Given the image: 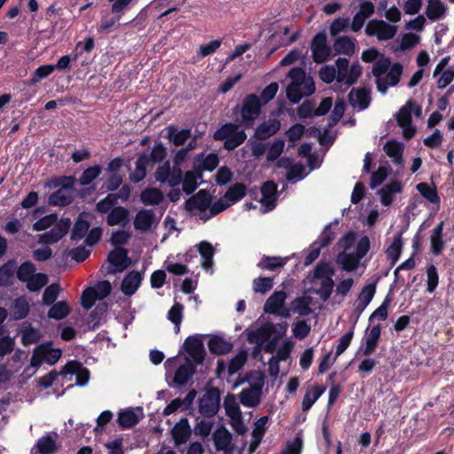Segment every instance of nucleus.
<instances>
[{"mask_svg":"<svg viewBox=\"0 0 454 454\" xmlns=\"http://www.w3.org/2000/svg\"><path fill=\"white\" fill-rule=\"evenodd\" d=\"M213 138L216 141H224L223 147L232 151L246 141L247 134L244 130H239L236 123L227 122L214 132Z\"/></svg>","mask_w":454,"mask_h":454,"instance_id":"f257e3e1","label":"nucleus"},{"mask_svg":"<svg viewBox=\"0 0 454 454\" xmlns=\"http://www.w3.org/2000/svg\"><path fill=\"white\" fill-rule=\"evenodd\" d=\"M61 356L62 350L53 348L52 341L43 342L34 349L30 359V366L39 368L43 362L53 365L60 359Z\"/></svg>","mask_w":454,"mask_h":454,"instance_id":"f03ea898","label":"nucleus"},{"mask_svg":"<svg viewBox=\"0 0 454 454\" xmlns=\"http://www.w3.org/2000/svg\"><path fill=\"white\" fill-rule=\"evenodd\" d=\"M262 111V102L255 94H248L243 100L240 110L241 124L249 129L253 126L254 121L260 115Z\"/></svg>","mask_w":454,"mask_h":454,"instance_id":"7ed1b4c3","label":"nucleus"},{"mask_svg":"<svg viewBox=\"0 0 454 454\" xmlns=\"http://www.w3.org/2000/svg\"><path fill=\"white\" fill-rule=\"evenodd\" d=\"M203 335L193 334L188 336L184 342V349L191 357L192 364L195 366L204 363L207 352L203 343Z\"/></svg>","mask_w":454,"mask_h":454,"instance_id":"20e7f679","label":"nucleus"},{"mask_svg":"<svg viewBox=\"0 0 454 454\" xmlns=\"http://www.w3.org/2000/svg\"><path fill=\"white\" fill-rule=\"evenodd\" d=\"M220 390L217 387H210L199 400V411L206 418H212L220 408Z\"/></svg>","mask_w":454,"mask_h":454,"instance_id":"39448f33","label":"nucleus"},{"mask_svg":"<svg viewBox=\"0 0 454 454\" xmlns=\"http://www.w3.org/2000/svg\"><path fill=\"white\" fill-rule=\"evenodd\" d=\"M264 385V374L257 373V380L248 388H244L239 394L240 403L248 408L257 406L261 401L262 390Z\"/></svg>","mask_w":454,"mask_h":454,"instance_id":"423d86ee","label":"nucleus"},{"mask_svg":"<svg viewBox=\"0 0 454 454\" xmlns=\"http://www.w3.org/2000/svg\"><path fill=\"white\" fill-rule=\"evenodd\" d=\"M71 220L68 217H62L52 225V228L39 235V243L43 245H52L59 242L66 236L71 227Z\"/></svg>","mask_w":454,"mask_h":454,"instance_id":"0eeeda50","label":"nucleus"},{"mask_svg":"<svg viewBox=\"0 0 454 454\" xmlns=\"http://www.w3.org/2000/svg\"><path fill=\"white\" fill-rule=\"evenodd\" d=\"M396 31L395 26L390 25L382 20H370L365 28L367 35H376L380 41L392 39L395 35Z\"/></svg>","mask_w":454,"mask_h":454,"instance_id":"6e6552de","label":"nucleus"},{"mask_svg":"<svg viewBox=\"0 0 454 454\" xmlns=\"http://www.w3.org/2000/svg\"><path fill=\"white\" fill-rule=\"evenodd\" d=\"M310 49L315 63H324L328 59L331 49L327 45V36L325 31L318 32L314 35L310 43Z\"/></svg>","mask_w":454,"mask_h":454,"instance_id":"1a4fd4ad","label":"nucleus"},{"mask_svg":"<svg viewBox=\"0 0 454 454\" xmlns=\"http://www.w3.org/2000/svg\"><path fill=\"white\" fill-rule=\"evenodd\" d=\"M107 262L111 264L107 270L109 274L123 271L131 262L129 257V251L122 247H118L112 250L107 255Z\"/></svg>","mask_w":454,"mask_h":454,"instance_id":"9d476101","label":"nucleus"},{"mask_svg":"<svg viewBox=\"0 0 454 454\" xmlns=\"http://www.w3.org/2000/svg\"><path fill=\"white\" fill-rule=\"evenodd\" d=\"M286 294L284 291H275L265 301L264 311L268 314H274L287 318L290 311L285 308Z\"/></svg>","mask_w":454,"mask_h":454,"instance_id":"9b49d317","label":"nucleus"},{"mask_svg":"<svg viewBox=\"0 0 454 454\" xmlns=\"http://www.w3.org/2000/svg\"><path fill=\"white\" fill-rule=\"evenodd\" d=\"M211 203V194L207 190L201 189L184 202V208L190 213H192L194 210L203 213L209 208Z\"/></svg>","mask_w":454,"mask_h":454,"instance_id":"f8f14e48","label":"nucleus"},{"mask_svg":"<svg viewBox=\"0 0 454 454\" xmlns=\"http://www.w3.org/2000/svg\"><path fill=\"white\" fill-rule=\"evenodd\" d=\"M60 374L66 376L67 374L76 376V385L80 387L85 386L90 380V371L77 360L68 361L61 369Z\"/></svg>","mask_w":454,"mask_h":454,"instance_id":"ddd939ff","label":"nucleus"},{"mask_svg":"<svg viewBox=\"0 0 454 454\" xmlns=\"http://www.w3.org/2000/svg\"><path fill=\"white\" fill-rule=\"evenodd\" d=\"M192 430L187 418H182L171 429V435L175 446H181L191 438Z\"/></svg>","mask_w":454,"mask_h":454,"instance_id":"4468645a","label":"nucleus"},{"mask_svg":"<svg viewBox=\"0 0 454 454\" xmlns=\"http://www.w3.org/2000/svg\"><path fill=\"white\" fill-rule=\"evenodd\" d=\"M376 293V284L372 283L364 286L358 294V301L355 305L354 314L356 315V323L368 304L372 301Z\"/></svg>","mask_w":454,"mask_h":454,"instance_id":"2eb2a0df","label":"nucleus"},{"mask_svg":"<svg viewBox=\"0 0 454 454\" xmlns=\"http://www.w3.org/2000/svg\"><path fill=\"white\" fill-rule=\"evenodd\" d=\"M262 198L260 203L270 211L275 208L278 199V185L274 181H266L261 187Z\"/></svg>","mask_w":454,"mask_h":454,"instance_id":"dca6fc26","label":"nucleus"},{"mask_svg":"<svg viewBox=\"0 0 454 454\" xmlns=\"http://www.w3.org/2000/svg\"><path fill=\"white\" fill-rule=\"evenodd\" d=\"M370 89L368 88H353L348 95V103L360 110L366 109L371 103Z\"/></svg>","mask_w":454,"mask_h":454,"instance_id":"f3484780","label":"nucleus"},{"mask_svg":"<svg viewBox=\"0 0 454 454\" xmlns=\"http://www.w3.org/2000/svg\"><path fill=\"white\" fill-rule=\"evenodd\" d=\"M281 127L280 121L278 119H270L262 122L254 130V137L257 140H266L275 135Z\"/></svg>","mask_w":454,"mask_h":454,"instance_id":"a211bd4d","label":"nucleus"},{"mask_svg":"<svg viewBox=\"0 0 454 454\" xmlns=\"http://www.w3.org/2000/svg\"><path fill=\"white\" fill-rule=\"evenodd\" d=\"M196 367L190 359H186L184 364H181L176 371L173 383L176 386H185L196 373Z\"/></svg>","mask_w":454,"mask_h":454,"instance_id":"6ab92c4d","label":"nucleus"},{"mask_svg":"<svg viewBox=\"0 0 454 454\" xmlns=\"http://www.w3.org/2000/svg\"><path fill=\"white\" fill-rule=\"evenodd\" d=\"M366 331H369L366 337H365V347L364 348H360L362 351V355L364 356H369L372 355L378 345L380 339L381 334V326L380 325H375L371 329H368Z\"/></svg>","mask_w":454,"mask_h":454,"instance_id":"aec40b11","label":"nucleus"},{"mask_svg":"<svg viewBox=\"0 0 454 454\" xmlns=\"http://www.w3.org/2000/svg\"><path fill=\"white\" fill-rule=\"evenodd\" d=\"M402 191V183L399 180H391L378 192L380 196V203L385 207L390 206L394 200L393 195L400 193Z\"/></svg>","mask_w":454,"mask_h":454,"instance_id":"412c9836","label":"nucleus"},{"mask_svg":"<svg viewBox=\"0 0 454 454\" xmlns=\"http://www.w3.org/2000/svg\"><path fill=\"white\" fill-rule=\"evenodd\" d=\"M207 347L211 354L223 356L232 350L233 345L222 336L212 335L207 342Z\"/></svg>","mask_w":454,"mask_h":454,"instance_id":"4be33fe9","label":"nucleus"},{"mask_svg":"<svg viewBox=\"0 0 454 454\" xmlns=\"http://www.w3.org/2000/svg\"><path fill=\"white\" fill-rule=\"evenodd\" d=\"M129 221V211L122 206L114 207L106 216V223L109 226L126 227Z\"/></svg>","mask_w":454,"mask_h":454,"instance_id":"5701e85b","label":"nucleus"},{"mask_svg":"<svg viewBox=\"0 0 454 454\" xmlns=\"http://www.w3.org/2000/svg\"><path fill=\"white\" fill-rule=\"evenodd\" d=\"M213 442L217 451L234 446L232 434L224 426L218 427L213 433Z\"/></svg>","mask_w":454,"mask_h":454,"instance_id":"b1692460","label":"nucleus"},{"mask_svg":"<svg viewBox=\"0 0 454 454\" xmlns=\"http://www.w3.org/2000/svg\"><path fill=\"white\" fill-rule=\"evenodd\" d=\"M143 280L142 274L137 270H131L122 280L121 291L125 295L130 296L134 294L140 286Z\"/></svg>","mask_w":454,"mask_h":454,"instance_id":"393cba45","label":"nucleus"},{"mask_svg":"<svg viewBox=\"0 0 454 454\" xmlns=\"http://www.w3.org/2000/svg\"><path fill=\"white\" fill-rule=\"evenodd\" d=\"M443 226L444 222L442 221L433 229L430 236V250L435 256L440 255L444 249Z\"/></svg>","mask_w":454,"mask_h":454,"instance_id":"a878e982","label":"nucleus"},{"mask_svg":"<svg viewBox=\"0 0 454 454\" xmlns=\"http://www.w3.org/2000/svg\"><path fill=\"white\" fill-rule=\"evenodd\" d=\"M154 212L152 209L139 210L134 218V227L142 232L149 231L154 221Z\"/></svg>","mask_w":454,"mask_h":454,"instance_id":"bb28decb","label":"nucleus"},{"mask_svg":"<svg viewBox=\"0 0 454 454\" xmlns=\"http://www.w3.org/2000/svg\"><path fill=\"white\" fill-rule=\"evenodd\" d=\"M57 436L58 434L53 432L40 437L35 446L36 452L38 454H53L56 452L58 450Z\"/></svg>","mask_w":454,"mask_h":454,"instance_id":"cd10ccee","label":"nucleus"},{"mask_svg":"<svg viewBox=\"0 0 454 454\" xmlns=\"http://www.w3.org/2000/svg\"><path fill=\"white\" fill-rule=\"evenodd\" d=\"M139 422L137 414L131 409H123L118 412L116 423L122 429H130Z\"/></svg>","mask_w":454,"mask_h":454,"instance_id":"c85d7f7f","label":"nucleus"},{"mask_svg":"<svg viewBox=\"0 0 454 454\" xmlns=\"http://www.w3.org/2000/svg\"><path fill=\"white\" fill-rule=\"evenodd\" d=\"M30 310L29 303L24 296L16 298L11 306V317L21 320L27 317Z\"/></svg>","mask_w":454,"mask_h":454,"instance_id":"c756f323","label":"nucleus"},{"mask_svg":"<svg viewBox=\"0 0 454 454\" xmlns=\"http://www.w3.org/2000/svg\"><path fill=\"white\" fill-rule=\"evenodd\" d=\"M325 391V387L323 385H316L308 388L301 403L302 411H309Z\"/></svg>","mask_w":454,"mask_h":454,"instance_id":"7c9ffc66","label":"nucleus"},{"mask_svg":"<svg viewBox=\"0 0 454 454\" xmlns=\"http://www.w3.org/2000/svg\"><path fill=\"white\" fill-rule=\"evenodd\" d=\"M163 199V192L159 188L148 187L143 190L140 194V200L145 206L159 205Z\"/></svg>","mask_w":454,"mask_h":454,"instance_id":"2f4dec72","label":"nucleus"},{"mask_svg":"<svg viewBox=\"0 0 454 454\" xmlns=\"http://www.w3.org/2000/svg\"><path fill=\"white\" fill-rule=\"evenodd\" d=\"M387 155L393 159L395 165L403 163V145L395 140L387 141L384 145Z\"/></svg>","mask_w":454,"mask_h":454,"instance_id":"473e14b6","label":"nucleus"},{"mask_svg":"<svg viewBox=\"0 0 454 454\" xmlns=\"http://www.w3.org/2000/svg\"><path fill=\"white\" fill-rule=\"evenodd\" d=\"M275 333L276 326L273 324H265L255 332H250L247 340L250 343L258 342L259 340L264 341L269 340Z\"/></svg>","mask_w":454,"mask_h":454,"instance_id":"72a5a7b5","label":"nucleus"},{"mask_svg":"<svg viewBox=\"0 0 454 454\" xmlns=\"http://www.w3.org/2000/svg\"><path fill=\"white\" fill-rule=\"evenodd\" d=\"M84 215L85 213H81L76 219L71 232L72 240H80L88 233L90 223L87 219L83 218Z\"/></svg>","mask_w":454,"mask_h":454,"instance_id":"f704fd0d","label":"nucleus"},{"mask_svg":"<svg viewBox=\"0 0 454 454\" xmlns=\"http://www.w3.org/2000/svg\"><path fill=\"white\" fill-rule=\"evenodd\" d=\"M416 189L423 198L439 207L441 199L435 185L430 186L427 183L421 182L417 184Z\"/></svg>","mask_w":454,"mask_h":454,"instance_id":"c9c22d12","label":"nucleus"},{"mask_svg":"<svg viewBox=\"0 0 454 454\" xmlns=\"http://www.w3.org/2000/svg\"><path fill=\"white\" fill-rule=\"evenodd\" d=\"M403 245L402 233L399 232L394 236L391 245L386 250L387 259L391 261L392 265H395L399 260Z\"/></svg>","mask_w":454,"mask_h":454,"instance_id":"e433bc0d","label":"nucleus"},{"mask_svg":"<svg viewBox=\"0 0 454 454\" xmlns=\"http://www.w3.org/2000/svg\"><path fill=\"white\" fill-rule=\"evenodd\" d=\"M247 194V186L243 183H235L228 188L223 198L231 204L242 200Z\"/></svg>","mask_w":454,"mask_h":454,"instance_id":"4c0bfd02","label":"nucleus"},{"mask_svg":"<svg viewBox=\"0 0 454 454\" xmlns=\"http://www.w3.org/2000/svg\"><path fill=\"white\" fill-rule=\"evenodd\" d=\"M360 258L355 254H348L345 252L340 253L337 256V262L341 266L345 271L355 270L359 264Z\"/></svg>","mask_w":454,"mask_h":454,"instance_id":"58836bf2","label":"nucleus"},{"mask_svg":"<svg viewBox=\"0 0 454 454\" xmlns=\"http://www.w3.org/2000/svg\"><path fill=\"white\" fill-rule=\"evenodd\" d=\"M191 137V130L183 129L178 130L175 126L168 128V138L176 146H181Z\"/></svg>","mask_w":454,"mask_h":454,"instance_id":"ea45409f","label":"nucleus"},{"mask_svg":"<svg viewBox=\"0 0 454 454\" xmlns=\"http://www.w3.org/2000/svg\"><path fill=\"white\" fill-rule=\"evenodd\" d=\"M74 200L72 194L59 189L52 192L48 199V203L51 206L66 207L70 205Z\"/></svg>","mask_w":454,"mask_h":454,"instance_id":"a19ab883","label":"nucleus"},{"mask_svg":"<svg viewBox=\"0 0 454 454\" xmlns=\"http://www.w3.org/2000/svg\"><path fill=\"white\" fill-rule=\"evenodd\" d=\"M51 305L48 311V317L55 320H61L67 317L71 311L70 306L65 301L54 302Z\"/></svg>","mask_w":454,"mask_h":454,"instance_id":"79ce46f5","label":"nucleus"},{"mask_svg":"<svg viewBox=\"0 0 454 454\" xmlns=\"http://www.w3.org/2000/svg\"><path fill=\"white\" fill-rule=\"evenodd\" d=\"M333 46L337 53H341L348 56L353 55L356 49L354 41L347 35L337 38Z\"/></svg>","mask_w":454,"mask_h":454,"instance_id":"37998d69","label":"nucleus"},{"mask_svg":"<svg viewBox=\"0 0 454 454\" xmlns=\"http://www.w3.org/2000/svg\"><path fill=\"white\" fill-rule=\"evenodd\" d=\"M446 7L441 0H428L426 15L431 20H436L442 17Z\"/></svg>","mask_w":454,"mask_h":454,"instance_id":"c03bdc74","label":"nucleus"},{"mask_svg":"<svg viewBox=\"0 0 454 454\" xmlns=\"http://www.w3.org/2000/svg\"><path fill=\"white\" fill-rule=\"evenodd\" d=\"M414 106V101L410 99L402 106L395 115L397 124L399 126H411L412 122L411 110Z\"/></svg>","mask_w":454,"mask_h":454,"instance_id":"a18cd8bd","label":"nucleus"},{"mask_svg":"<svg viewBox=\"0 0 454 454\" xmlns=\"http://www.w3.org/2000/svg\"><path fill=\"white\" fill-rule=\"evenodd\" d=\"M148 160L145 156L139 155L136 161V168L129 175V179L133 183H139L146 176V167L149 166Z\"/></svg>","mask_w":454,"mask_h":454,"instance_id":"49530a36","label":"nucleus"},{"mask_svg":"<svg viewBox=\"0 0 454 454\" xmlns=\"http://www.w3.org/2000/svg\"><path fill=\"white\" fill-rule=\"evenodd\" d=\"M312 298L310 296H301L295 298L292 303V309L300 316L305 317L311 313L310 303Z\"/></svg>","mask_w":454,"mask_h":454,"instance_id":"de8ad7c7","label":"nucleus"},{"mask_svg":"<svg viewBox=\"0 0 454 454\" xmlns=\"http://www.w3.org/2000/svg\"><path fill=\"white\" fill-rule=\"evenodd\" d=\"M286 264L281 257L264 255L258 262L257 266L262 270H275L278 268H283Z\"/></svg>","mask_w":454,"mask_h":454,"instance_id":"09e8293b","label":"nucleus"},{"mask_svg":"<svg viewBox=\"0 0 454 454\" xmlns=\"http://www.w3.org/2000/svg\"><path fill=\"white\" fill-rule=\"evenodd\" d=\"M49 281V278L44 273H35L31 278H29L27 283V288L30 292H36L41 290L43 286L47 285Z\"/></svg>","mask_w":454,"mask_h":454,"instance_id":"8fccbe9b","label":"nucleus"},{"mask_svg":"<svg viewBox=\"0 0 454 454\" xmlns=\"http://www.w3.org/2000/svg\"><path fill=\"white\" fill-rule=\"evenodd\" d=\"M118 203V195L114 193H109L107 196L101 200H99L96 205V209L98 212L102 214H109V212L115 207V205Z\"/></svg>","mask_w":454,"mask_h":454,"instance_id":"3c124183","label":"nucleus"},{"mask_svg":"<svg viewBox=\"0 0 454 454\" xmlns=\"http://www.w3.org/2000/svg\"><path fill=\"white\" fill-rule=\"evenodd\" d=\"M247 361V354L246 351H240L234 357H232L228 364L229 375H233L243 368Z\"/></svg>","mask_w":454,"mask_h":454,"instance_id":"603ef678","label":"nucleus"},{"mask_svg":"<svg viewBox=\"0 0 454 454\" xmlns=\"http://www.w3.org/2000/svg\"><path fill=\"white\" fill-rule=\"evenodd\" d=\"M148 160V163H158L162 161L167 156L166 148L161 143L155 144L150 153H143Z\"/></svg>","mask_w":454,"mask_h":454,"instance_id":"864d4df0","label":"nucleus"},{"mask_svg":"<svg viewBox=\"0 0 454 454\" xmlns=\"http://www.w3.org/2000/svg\"><path fill=\"white\" fill-rule=\"evenodd\" d=\"M102 172V168L99 165H95L86 168L79 178L81 185H89L92 181L99 176Z\"/></svg>","mask_w":454,"mask_h":454,"instance_id":"5fc2aeb1","label":"nucleus"},{"mask_svg":"<svg viewBox=\"0 0 454 454\" xmlns=\"http://www.w3.org/2000/svg\"><path fill=\"white\" fill-rule=\"evenodd\" d=\"M54 72L53 65H43L37 67L32 74L28 85H35L39 82L42 79L48 77Z\"/></svg>","mask_w":454,"mask_h":454,"instance_id":"6e6d98bb","label":"nucleus"},{"mask_svg":"<svg viewBox=\"0 0 454 454\" xmlns=\"http://www.w3.org/2000/svg\"><path fill=\"white\" fill-rule=\"evenodd\" d=\"M35 273V265L29 262H22L17 271L16 276L17 278L21 282H27L31 277Z\"/></svg>","mask_w":454,"mask_h":454,"instance_id":"4d7b16f0","label":"nucleus"},{"mask_svg":"<svg viewBox=\"0 0 454 454\" xmlns=\"http://www.w3.org/2000/svg\"><path fill=\"white\" fill-rule=\"evenodd\" d=\"M392 301L390 294H387L380 307H378L370 316L369 321H372L373 319H378L380 321H384L387 318V309Z\"/></svg>","mask_w":454,"mask_h":454,"instance_id":"13d9d810","label":"nucleus"},{"mask_svg":"<svg viewBox=\"0 0 454 454\" xmlns=\"http://www.w3.org/2000/svg\"><path fill=\"white\" fill-rule=\"evenodd\" d=\"M60 291V286L58 283H53L48 286L43 294V302L44 305H51L57 300Z\"/></svg>","mask_w":454,"mask_h":454,"instance_id":"bf43d9fd","label":"nucleus"},{"mask_svg":"<svg viewBox=\"0 0 454 454\" xmlns=\"http://www.w3.org/2000/svg\"><path fill=\"white\" fill-rule=\"evenodd\" d=\"M335 236L336 233L333 230V223H329L325 226L319 239L315 241V243H317L321 248L328 247L332 244L333 240L335 239Z\"/></svg>","mask_w":454,"mask_h":454,"instance_id":"052dcab7","label":"nucleus"},{"mask_svg":"<svg viewBox=\"0 0 454 454\" xmlns=\"http://www.w3.org/2000/svg\"><path fill=\"white\" fill-rule=\"evenodd\" d=\"M285 147V141L282 138H276L270 145L266 158L268 161H274L282 154Z\"/></svg>","mask_w":454,"mask_h":454,"instance_id":"680f3d73","label":"nucleus"},{"mask_svg":"<svg viewBox=\"0 0 454 454\" xmlns=\"http://www.w3.org/2000/svg\"><path fill=\"white\" fill-rule=\"evenodd\" d=\"M427 291L430 294L434 293L439 284V275L434 265L431 264L427 267Z\"/></svg>","mask_w":454,"mask_h":454,"instance_id":"e2e57ef3","label":"nucleus"},{"mask_svg":"<svg viewBox=\"0 0 454 454\" xmlns=\"http://www.w3.org/2000/svg\"><path fill=\"white\" fill-rule=\"evenodd\" d=\"M273 287V278L270 277H260L253 281V289L255 293L266 294Z\"/></svg>","mask_w":454,"mask_h":454,"instance_id":"0e129e2a","label":"nucleus"},{"mask_svg":"<svg viewBox=\"0 0 454 454\" xmlns=\"http://www.w3.org/2000/svg\"><path fill=\"white\" fill-rule=\"evenodd\" d=\"M196 421L197 422L192 432L195 435L201 436L203 439H205L210 434L214 427V423L212 421L199 419H197Z\"/></svg>","mask_w":454,"mask_h":454,"instance_id":"69168bd1","label":"nucleus"},{"mask_svg":"<svg viewBox=\"0 0 454 454\" xmlns=\"http://www.w3.org/2000/svg\"><path fill=\"white\" fill-rule=\"evenodd\" d=\"M333 286H334V282H333V278H331V276H326V278H325L322 280L320 287L317 291V294L320 296V298L324 301H325L330 298V296L333 293Z\"/></svg>","mask_w":454,"mask_h":454,"instance_id":"338daca9","label":"nucleus"},{"mask_svg":"<svg viewBox=\"0 0 454 454\" xmlns=\"http://www.w3.org/2000/svg\"><path fill=\"white\" fill-rule=\"evenodd\" d=\"M303 448V441L300 434H297L292 442H288L281 454H301Z\"/></svg>","mask_w":454,"mask_h":454,"instance_id":"774afa93","label":"nucleus"}]
</instances>
